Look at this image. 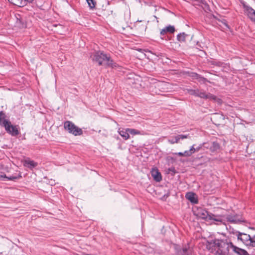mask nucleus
I'll return each mask as SVG.
<instances>
[{"instance_id": "nucleus-26", "label": "nucleus", "mask_w": 255, "mask_h": 255, "mask_svg": "<svg viewBox=\"0 0 255 255\" xmlns=\"http://www.w3.org/2000/svg\"><path fill=\"white\" fill-rule=\"evenodd\" d=\"M187 74L188 76L191 77L193 79H198L199 74L196 72H187Z\"/></svg>"}, {"instance_id": "nucleus-40", "label": "nucleus", "mask_w": 255, "mask_h": 255, "mask_svg": "<svg viewBox=\"0 0 255 255\" xmlns=\"http://www.w3.org/2000/svg\"><path fill=\"white\" fill-rule=\"evenodd\" d=\"M207 144H205L204 146H203V147H204L205 148H209L210 147V146H209L208 145H207V144H208L207 143H206Z\"/></svg>"}, {"instance_id": "nucleus-6", "label": "nucleus", "mask_w": 255, "mask_h": 255, "mask_svg": "<svg viewBox=\"0 0 255 255\" xmlns=\"http://www.w3.org/2000/svg\"><path fill=\"white\" fill-rule=\"evenodd\" d=\"M167 84L164 82L158 81L155 83L154 86H152V92H154L157 94H160V92H164L167 89Z\"/></svg>"}, {"instance_id": "nucleus-10", "label": "nucleus", "mask_w": 255, "mask_h": 255, "mask_svg": "<svg viewBox=\"0 0 255 255\" xmlns=\"http://www.w3.org/2000/svg\"><path fill=\"white\" fill-rule=\"evenodd\" d=\"M242 4L244 8L245 12L252 21L255 22V10L250 6L247 5L245 2H243Z\"/></svg>"}, {"instance_id": "nucleus-4", "label": "nucleus", "mask_w": 255, "mask_h": 255, "mask_svg": "<svg viewBox=\"0 0 255 255\" xmlns=\"http://www.w3.org/2000/svg\"><path fill=\"white\" fill-rule=\"evenodd\" d=\"M64 128L65 130H67L69 133L75 136L81 135L83 134L82 129L69 121H67L64 122Z\"/></svg>"}, {"instance_id": "nucleus-2", "label": "nucleus", "mask_w": 255, "mask_h": 255, "mask_svg": "<svg viewBox=\"0 0 255 255\" xmlns=\"http://www.w3.org/2000/svg\"><path fill=\"white\" fill-rule=\"evenodd\" d=\"M93 60L97 63L99 66L103 65L106 67L113 68L118 66V65L113 61L109 54H107L102 51H97L94 52Z\"/></svg>"}, {"instance_id": "nucleus-11", "label": "nucleus", "mask_w": 255, "mask_h": 255, "mask_svg": "<svg viewBox=\"0 0 255 255\" xmlns=\"http://www.w3.org/2000/svg\"><path fill=\"white\" fill-rule=\"evenodd\" d=\"M227 220L232 223L239 224L242 222H246L239 215H228L226 216Z\"/></svg>"}, {"instance_id": "nucleus-39", "label": "nucleus", "mask_w": 255, "mask_h": 255, "mask_svg": "<svg viewBox=\"0 0 255 255\" xmlns=\"http://www.w3.org/2000/svg\"><path fill=\"white\" fill-rule=\"evenodd\" d=\"M169 171H171L172 172H173L174 173H175L176 172H175V169L174 168H169L168 169Z\"/></svg>"}, {"instance_id": "nucleus-9", "label": "nucleus", "mask_w": 255, "mask_h": 255, "mask_svg": "<svg viewBox=\"0 0 255 255\" xmlns=\"http://www.w3.org/2000/svg\"><path fill=\"white\" fill-rule=\"evenodd\" d=\"M176 255H191L192 250L187 246H177L175 248Z\"/></svg>"}, {"instance_id": "nucleus-27", "label": "nucleus", "mask_w": 255, "mask_h": 255, "mask_svg": "<svg viewBox=\"0 0 255 255\" xmlns=\"http://www.w3.org/2000/svg\"><path fill=\"white\" fill-rule=\"evenodd\" d=\"M127 131H128V133L132 135L141 134L140 131L133 128H127Z\"/></svg>"}, {"instance_id": "nucleus-14", "label": "nucleus", "mask_w": 255, "mask_h": 255, "mask_svg": "<svg viewBox=\"0 0 255 255\" xmlns=\"http://www.w3.org/2000/svg\"><path fill=\"white\" fill-rule=\"evenodd\" d=\"M237 237L238 240H241L245 245L246 244H248V242L251 239L250 235L239 232H238Z\"/></svg>"}, {"instance_id": "nucleus-36", "label": "nucleus", "mask_w": 255, "mask_h": 255, "mask_svg": "<svg viewBox=\"0 0 255 255\" xmlns=\"http://www.w3.org/2000/svg\"><path fill=\"white\" fill-rule=\"evenodd\" d=\"M184 156L188 157L190 156L191 154H190V151L189 150H186L183 152Z\"/></svg>"}, {"instance_id": "nucleus-38", "label": "nucleus", "mask_w": 255, "mask_h": 255, "mask_svg": "<svg viewBox=\"0 0 255 255\" xmlns=\"http://www.w3.org/2000/svg\"><path fill=\"white\" fill-rule=\"evenodd\" d=\"M175 154L181 156H184L183 152H182L175 153Z\"/></svg>"}, {"instance_id": "nucleus-7", "label": "nucleus", "mask_w": 255, "mask_h": 255, "mask_svg": "<svg viewBox=\"0 0 255 255\" xmlns=\"http://www.w3.org/2000/svg\"><path fill=\"white\" fill-rule=\"evenodd\" d=\"M4 128L7 133L12 136H16L20 133L18 125H12L10 123V124H8Z\"/></svg>"}, {"instance_id": "nucleus-12", "label": "nucleus", "mask_w": 255, "mask_h": 255, "mask_svg": "<svg viewBox=\"0 0 255 255\" xmlns=\"http://www.w3.org/2000/svg\"><path fill=\"white\" fill-rule=\"evenodd\" d=\"M22 178L21 173L13 174L11 176H7L2 172H0V179L2 180H12L15 181Z\"/></svg>"}, {"instance_id": "nucleus-13", "label": "nucleus", "mask_w": 255, "mask_h": 255, "mask_svg": "<svg viewBox=\"0 0 255 255\" xmlns=\"http://www.w3.org/2000/svg\"><path fill=\"white\" fill-rule=\"evenodd\" d=\"M10 124V122L7 119V116L3 111H0V126L5 127L6 126Z\"/></svg>"}, {"instance_id": "nucleus-16", "label": "nucleus", "mask_w": 255, "mask_h": 255, "mask_svg": "<svg viewBox=\"0 0 255 255\" xmlns=\"http://www.w3.org/2000/svg\"><path fill=\"white\" fill-rule=\"evenodd\" d=\"M185 197L193 204H197L198 202L197 195L193 192H188L186 194Z\"/></svg>"}, {"instance_id": "nucleus-17", "label": "nucleus", "mask_w": 255, "mask_h": 255, "mask_svg": "<svg viewBox=\"0 0 255 255\" xmlns=\"http://www.w3.org/2000/svg\"><path fill=\"white\" fill-rule=\"evenodd\" d=\"M175 29L174 26L169 25L162 29L160 31V34L161 36H163L167 33H173L175 32Z\"/></svg>"}, {"instance_id": "nucleus-34", "label": "nucleus", "mask_w": 255, "mask_h": 255, "mask_svg": "<svg viewBox=\"0 0 255 255\" xmlns=\"http://www.w3.org/2000/svg\"><path fill=\"white\" fill-rule=\"evenodd\" d=\"M195 144H193L190 148L189 151H190V154L192 155L194 152H196L195 147Z\"/></svg>"}, {"instance_id": "nucleus-19", "label": "nucleus", "mask_w": 255, "mask_h": 255, "mask_svg": "<svg viewBox=\"0 0 255 255\" xmlns=\"http://www.w3.org/2000/svg\"><path fill=\"white\" fill-rule=\"evenodd\" d=\"M220 147V144L216 141H214L212 142L211 145L210 146L209 149L212 152H213L219 150Z\"/></svg>"}, {"instance_id": "nucleus-29", "label": "nucleus", "mask_w": 255, "mask_h": 255, "mask_svg": "<svg viewBox=\"0 0 255 255\" xmlns=\"http://www.w3.org/2000/svg\"><path fill=\"white\" fill-rule=\"evenodd\" d=\"M211 65H215L218 67H222L223 65V63L220 61H217L215 60H213L210 62Z\"/></svg>"}, {"instance_id": "nucleus-24", "label": "nucleus", "mask_w": 255, "mask_h": 255, "mask_svg": "<svg viewBox=\"0 0 255 255\" xmlns=\"http://www.w3.org/2000/svg\"><path fill=\"white\" fill-rule=\"evenodd\" d=\"M247 246H250L252 247H255V235L252 238L251 237L249 241L248 242V244H246Z\"/></svg>"}, {"instance_id": "nucleus-5", "label": "nucleus", "mask_w": 255, "mask_h": 255, "mask_svg": "<svg viewBox=\"0 0 255 255\" xmlns=\"http://www.w3.org/2000/svg\"><path fill=\"white\" fill-rule=\"evenodd\" d=\"M194 96L199 97L205 100L209 99L210 100L216 101L217 97L210 93H206L203 90H200L199 89H195Z\"/></svg>"}, {"instance_id": "nucleus-15", "label": "nucleus", "mask_w": 255, "mask_h": 255, "mask_svg": "<svg viewBox=\"0 0 255 255\" xmlns=\"http://www.w3.org/2000/svg\"><path fill=\"white\" fill-rule=\"evenodd\" d=\"M151 174L155 181L160 182L162 180L161 174L157 168H152Z\"/></svg>"}, {"instance_id": "nucleus-18", "label": "nucleus", "mask_w": 255, "mask_h": 255, "mask_svg": "<svg viewBox=\"0 0 255 255\" xmlns=\"http://www.w3.org/2000/svg\"><path fill=\"white\" fill-rule=\"evenodd\" d=\"M233 251L238 255H249V253L246 250L234 245L233 246Z\"/></svg>"}, {"instance_id": "nucleus-21", "label": "nucleus", "mask_w": 255, "mask_h": 255, "mask_svg": "<svg viewBox=\"0 0 255 255\" xmlns=\"http://www.w3.org/2000/svg\"><path fill=\"white\" fill-rule=\"evenodd\" d=\"M10 3L13 5L22 7L24 6V1L23 0H8Z\"/></svg>"}, {"instance_id": "nucleus-20", "label": "nucleus", "mask_w": 255, "mask_h": 255, "mask_svg": "<svg viewBox=\"0 0 255 255\" xmlns=\"http://www.w3.org/2000/svg\"><path fill=\"white\" fill-rule=\"evenodd\" d=\"M37 165V163L33 160H25L24 162V165L30 168H34L36 167Z\"/></svg>"}, {"instance_id": "nucleus-1", "label": "nucleus", "mask_w": 255, "mask_h": 255, "mask_svg": "<svg viewBox=\"0 0 255 255\" xmlns=\"http://www.w3.org/2000/svg\"><path fill=\"white\" fill-rule=\"evenodd\" d=\"M207 249L211 253L217 255H230V249H233L234 245L227 240H207L206 244Z\"/></svg>"}, {"instance_id": "nucleus-37", "label": "nucleus", "mask_w": 255, "mask_h": 255, "mask_svg": "<svg viewBox=\"0 0 255 255\" xmlns=\"http://www.w3.org/2000/svg\"><path fill=\"white\" fill-rule=\"evenodd\" d=\"M33 0H23V1H24V5H26L28 2H32Z\"/></svg>"}, {"instance_id": "nucleus-28", "label": "nucleus", "mask_w": 255, "mask_h": 255, "mask_svg": "<svg viewBox=\"0 0 255 255\" xmlns=\"http://www.w3.org/2000/svg\"><path fill=\"white\" fill-rule=\"evenodd\" d=\"M88 5L91 9L95 8L96 2L94 0H86Z\"/></svg>"}, {"instance_id": "nucleus-33", "label": "nucleus", "mask_w": 255, "mask_h": 255, "mask_svg": "<svg viewBox=\"0 0 255 255\" xmlns=\"http://www.w3.org/2000/svg\"><path fill=\"white\" fill-rule=\"evenodd\" d=\"M205 144H207V143L205 142H204V143H201L200 144H199V146L196 147L195 149H196V151H199L202 148V147H203V146H204Z\"/></svg>"}, {"instance_id": "nucleus-22", "label": "nucleus", "mask_w": 255, "mask_h": 255, "mask_svg": "<svg viewBox=\"0 0 255 255\" xmlns=\"http://www.w3.org/2000/svg\"><path fill=\"white\" fill-rule=\"evenodd\" d=\"M187 36H188V35L185 32L180 33L177 35V39L180 42H185Z\"/></svg>"}, {"instance_id": "nucleus-35", "label": "nucleus", "mask_w": 255, "mask_h": 255, "mask_svg": "<svg viewBox=\"0 0 255 255\" xmlns=\"http://www.w3.org/2000/svg\"><path fill=\"white\" fill-rule=\"evenodd\" d=\"M187 92L188 94H189L190 95L194 96L195 92V89H187Z\"/></svg>"}, {"instance_id": "nucleus-30", "label": "nucleus", "mask_w": 255, "mask_h": 255, "mask_svg": "<svg viewBox=\"0 0 255 255\" xmlns=\"http://www.w3.org/2000/svg\"><path fill=\"white\" fill-rule=\"evenodd\" d=\"M197 80L199 82H202L204 84L206 83V82H210V81L207 79L204 78V77L200 75H199V77L198 79H197Z\"/></svg>"}, {"instance_id": "nucleus-8", "label": "nucleus", "mask_w": 255, "mask_h": 255, "mask_svg": "<svg viewBox=\"0 0 255 255\" xmlns=\"http://www.w3.org/2000/svg\"><path fill=\"white\" fill-rule=\"evenodd\" d=\"M15 26L20 28L26 27V23L25 17L20 14L16 13L14 15Z\"/></svg>"}, {"instance_id": "nucleus-32", "label": "nucleus", "mask_w": 255, "mask_h": 255, "mask_svg": "<svg viewBox=\"0 0 255 255\" xmlns=\"http://www.w3.org/2000/svg\"><path fill=\"white\" fill-rule=\"evenodd\" d=\"M179 140H177V136L175 137V139H168V142L171 144H174L175 143H178Z\"/></svg>"}, {"instance_id": "nucleus-25", "label": "nucleus", "mask_w": 255, "mask_h": 255, "mask_svg": "<svg viewBox=\"0 0 255 255\" xmlns=\"http://www.w3.org/2000/svg\"><path fill=\"white\" fill-rule=\"evenodd\" d=\"M119 134L124 137L125 139H128L129 137V135L128 134V131H124V130H120L119 131Z\"/></svg>"}, {"instance_id": "nucleus-41", "label": "nucleus", "mask_w": 255, "mask_h": 255, "mask_svg": "<svg viewBox=\"0 0 255 255\" xmlns=\"http://www.w3.org/2000/svg\"><path fill=\"white\" fill-rule=\"evenodd\" d=\"M161 38L162 39H164L163 37H161Z\"/></svg>"}, {"instance_id": "nucleus-31", "label": "nucleus", "mask_w": 255, "mask_h": 255, "mask_svg": "<svg viewBox=\"0 0 255 255\" xmlns=\"http://www.w3.org/2000/svg\"><path fill=\"white\" fill-rule=\"evenodd\" d=\"M189 135H184V134H179L177 135V140H179L180 139H183L185 138H187L188 137Z\"/></svg>"}, {"instance_id": "nucleus-23", "label": "nucleus", "mask_w": 255, "mask_h": 255, "mask_svg": "<svg viewBox=\"0 0 255 255\" xmlns=\"http://www.w3.org/2000/svg\"><path fill=\"white\" fill-rule=\"evenodd\" d=\"M196 3L193 4V5L200 6V4H203L208 9L209 8V5L205 0H194Z\"/></svg>"}, {"instance_id": "nucleus-3", "label": "nucleus", "mask_w": 255, "mask_h": 255, "mask_svg": "<svg viewBox=\"0 0 255 255\" xmlns=\"http://www.w3.org/2000/svg\"><path fill=\"white\" fill-rule=\"evenodd\" d=\"M197 216L200 219L206 221H215L218 222L222 223V216L218 215H214L204 209L200 208L198 209L196 214Z\"/></svg>"}]
</instances>
